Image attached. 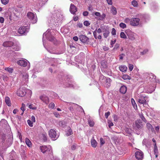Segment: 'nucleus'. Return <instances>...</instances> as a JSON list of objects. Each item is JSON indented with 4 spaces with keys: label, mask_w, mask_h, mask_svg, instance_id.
<instances>
[{
    "label": "nucleus",
    "mask_w": 160,
    "mask_h": 160,
    "mask_svg": "<svg viewBox=\"0 0 160 160\" xmlns=\"http://www.w3.org/2000/svg\"><path fill=\"white\" fill-rule=\"evenodd\" d=\"M27 93H29L30 96L32 94V92L31 90L26 89L24 88H21L18 90L17 94L19 96L22 97L25 96Z\"/></svg>",
    "instance_id": "1"
},
{
    "label": "nucleus",
    "mask_w": 160,
    "mask_h": 160,
    "mask_svg": "<svg viewBox=\"0 0 160 160\" xmlns=\"http://www.w3.org/2000/svg\"><path fill=\"white\" fill-rule=\"evenodd\" d=\"M27 16L32 23H35L37 22V18L35 14L31 12H29L27 14Z\"/></svg>",
    "instance_id": "2"
},
{
    "label": "nucleus",
    "mask_w": 160,
    "mask_h": 160,
    "mask_svg": "<svg viewBox=\"0 0 160 160\" xmlns=\"http://www.w3.org/2000/svg\"><path fill=\"white\" fill-rule=\"evenodd\" d=\"M40 149L41 151L43 153H52V151L51 147L50 146H42L40 147Z\"/></svg>",
    "instance_id": "3"
},
{
    "label": "nucleus",
    "mask_w": 160,
    "mask_h": 160,
    "mask_svg": "<svg viewBox=\"0 0 160 160\" xmlns=\"http://www.w3.org/2000/svg\"><path fill=\"white\" fill-rule=\"evenodd\" d=\"M49 137L53 140H56L59 136L57 134L56 132L53 129H51L48 131Z\"/></svg>",
    "instance_id": "4"
},
{
    "label": "nucleus",
    "mask_w": 160,
    "mask_h": 160,
    "mask_svg": "<svg viewBox=\"0 0 160 160\" xmlns=\"http://www.w3.org/2000/svg\"><path fill=\"white\" fill-rule=\"evenodd\" d=\"M147 98L142 95H140L139 98L137 99V101L140 104H146Z\"/></svg>",
    "instance_id": "5"
},
{
    "label": "nucleus",
    "mask_w": 160,
    "mask_h": 160,
    "mask_svg": "<svg viewBox=\"0 0 160 160\" xmlns=\"http://www.w3.org/2000/svg\"><path fill=\"white\" fill-rule=\"evenodd\" d=\"M140 19L138 18H132L130 20V24L132 26H138L139 23Z\"/></svg>",
    "instance_id": "6"
},
{
    "label": "nucleus",
    "mask_w": 160,
    "mask_h": 160,
    "mask_svg": "<svg viewBox=\"0 0 160 160\" xmlns=\"http://www.w3.org/2000/svg\"><path fill=\"white\" fill-rule=\"evenodd\" d=\"M54 20L56 19L57 21H59L62 20V17L60 12L58 11H56L55 13L53 14Z\"/></svg>",
    "instance_id": "7"
},
{
    "label": "nucleus",
    "mask_w": 160,
    "mask_h": 160,
    "mask_svg": "<svg viewBox=\"0 0 160 160\" xmlns=\"http://www.w3.org/2000/svg\"><path fill=\"white\" fill-rule=\"evenodd\" d=\"M135 156L137 159L138 160H141L143 158V154L141 151H137L135 153Z\"/></svg>",
    "instance_id": "8"
},
{
    "label": "nucleus",
    "mask_w": 160,
    "mask_h": 160,
    "mask_svg": "<svg viewBox=\"0 0 160 160\" xmlns=\"http://www.w3.org/2000/svg\"><path fill=\"white\" fill-rule=\"evenodd\" d=\"M127 34L129 39L133 41L135 39L136 34L130 30H129L127 32Z\"/></svg>",
    "instance_id": "9"
},
{
    "label": "nucleus",
    "mask_w": 160,
    "mask_h": 160,
    "mask_svg": "<svg viewBox=\"0 0 160 160\" xmlns=\"http://www.w3.org/2000/svg\"><path fill=\"white\" fill-rule=\"evenodd\" d=\"M28 63L29 64V62L26 59H22L18 61L17 63L18 65L23 67H26L27 64Z\"/></svg>",
    "instance_id": "10"
},
{
    "label": "nucleus",
    "mask_w": 160,
    "mask_h": 160,
    "mask_svg": "<svg viewBox=\"0 0 160 160\" xmlns=\"http://www.w3.org/2000/svg\"><path fill=\"white\" fill-rule=\"evenodd\" d=\"M28 27H21L19 28L18 32L20 34H22L26 32H28Z\"/></svg>",
    "instance_id": "11"
},
{
    "label": "nucleus",
    "mask_w": 160,
    "mask_h": 160,
    "mask_svg": "<svg viewBox=\"0 0 160 160\" xmlns=\"http://www.w3.org/2000/svg\"><path fill=\"white\" fill-rule=\"evenodd\" d=\"M40 98L46 104H47L49 102L48 97L45 95H43L40 97Z\"/></svg>",
    "instance_id": "12"
},
{
    "label": "nucleus",
    "mask_w": 160,
    "mask_h": 160,
    "mask_svg": "<svg viewBox=\"0 0 160 160\" xmlns=\"http://www.w3.org/2000/svg\"><path fill=\"white\" fill-rule=\"evenodd\" d=\"M77 11V8L73 4H71L70 7V11L73 14H74Z\"/></svg>",
    "instance_id": "13"
},
{
    "label": "nucleus",
    "mask_w": 160,
    "mask_h": 160,
    "mask_svg": "<svg viewBox=\"0 0 160 160\" xmlns=\"http://www.w3.org/2000/svg\"><path fill=\"white\" fill-rule=\"evenodd\" d=\"M142 122L140 120H137L135 122V127L138 128L140 129L142 127Z\"/></svg>",
    "instance_id": "14"
},
{
    "label": "nucleus",
    "mask_w": 160,
    "mask_h": 160,
    "mask_svg": "<svg viewBox=\"0 0 160 160\" xmlns=\"http://www.w3.org/2000/svg\"><path fill=\"white\" fill-rule=\"evenodd\" d=\"M91 146L93 148H95L97 146L98 143L93 137L92 138L91 140Z\"/></svg>",
    "instance_id": "15"
},
{
    "label": "nucleus",
    "mask_w": 160,
    "mask_h": 160,
    "mask_svg": "<svg viewBox=\"0 0 160 160\" xmlns=\"http://www.w3.org/2000/svg\"><path fill=\"white\" fill-rule=\"evenodd\" d=\"M80 39L82 42H85L87 41L88 38L84 35H81L80 37Z\"/></svg>",
    "instance_id": "16"
},
{
    "label": "nucleus",
    "mask_w": 160,
    "mask_h": 160,
    "mask_svg": "<svg viewBox=\"0 0 160 160\" xmlns=\"http://www.w3.org/2000/svg\"><path fill=\"white\" fill-rule=\"evenodd\" d=\"M110 11L113 15H115L117 13V10L116 8L113 6H112L111 8Z\"/></svg>",
    "instance_id": "17"
},
{
    "label": "nucleus",
    "mask_w": 160,
    "mask_h": 160,
    "mask_svg": "<svg viewBox=\"0 0 160 160\" xmlns=\"http://www.w3.org/2000/svg\"><path fill=\"white\" fill-rule=\"evenodd\" d=\"M13 44L12 42H4L3 45L4 47H9L12 46Z\"/></svg>",
    "instance_id": "18"
},
{
    "label": "nucleus",
    "mask_w": 160,
    "mask_h": 160,
    "mask_svg": "<svg viewBox=\"0 0 160 160\" xmlns=\"http://www.w3.org/2000/svg\"><path fill=\"white\" fill-rule=\"evenodd\" d=\"M102 32V30L101 29L98 28L97 30H96L93 32V35L94 38H97V33H100Z\"/></svg>",
    "instance_id": "19"
},
{
    "label": "nucleus",
    "mask_w": 160,
    "mask_h": 160,
    "mask_svg": "<svg viewBox=\"0 0 160 160\" xmlns=\"http://www.w3.org/2000/svg\"><path fill=\"white\" fill-rule=\"evenodd\" d=\"M111 82V79L108 78H106L105 80L106 87H109L111 85L110 82Z\"/></svg>",
    "instance_id": "20"
},
{
    "label": "nucleus",
    "mask_w": 160,
    "mask_h": 160,
    "mask_svg": "<svg viewBox=\"0 0 160 160\" xmlns=\"http://www.w3.org/2000/svg\"><path fill=\"white\" fill-rule=\"evenodd\" d=\"M127 91V88L125 86H123L121 87L120 89V92L122 93H125Z\"/></svg>",
    "instance_id": "21"
},
{
    "label": "nucleus",
    "mask_w": 160,
    "mask_h": 160,
    "mask_svg": "<svg viewBox=\"0 0 160 160\" xmlns=\"http://www.w3.org/2000/svg\"><path fill=\"white\" fill-rule=\"evenodd\" d=\"M119 68L120 71L122 72H125L127 69V67L125 65L120 66Z\"/></svg>",
    "instance_id": "22"
},
{
    "label": "nucleus",
    "mask_w": 160,
    "mask_h": 160,
    "mask_svg": "<svg viewBox=\"0 0 160 160\" xmlns=\"http://www.w3.org/2000/svg\"><path fill=\"white\" fill-rule=\"evenodd\" d=\"M103 36L105 38H107L109 35V32L108 30L105 29L104 31H103Z\"/></svg>",
    "instance_id": "23"
},
{
    "label": "nucleus",
    "mask_w": 160,
    "mask_h": 160,
    "mask_svg": "<svg viewBox=\"0 0 160 160\" xmlns=\"http://www.w3.org/2000/svg\"><path fill=\"white\" fill-rule=\"evenodd\" d=\"M5 102L7 105L8 106H11V103L10 102L9 98L8 97H6L5 98Z\"/></svg>",
    "instance_id": "24"
},
{
    "label": "nucleus",
    "mask_w": 160,
    "mask_h": 160,
    "mask_svg": "<svg viewBox=\"0 0 160 160\" xmlns=\"http://www.w3.org/2000/svg\"><path fill=\"white\" fill-rule=\"evenodd\" d=\"M72 130L70 127H68V130L66 132V135L67 136H68L71 135L72 134Z\"/></svg>",
    "instance_id": "25"
},
{
    "label": "nucleus",
    "mask_w": 160,
    "mask_h": 160,
    "mask_svg": "<svg viewBox=\"0 0 160 160\" xmlns=\"http://www.w3.org/2000/svg\"><path fill=\"white\" fill-rule=\"evenodd\" d=\"M25 142L27 146L29 147H30L32 146V143L30 140L27 138L25 139Z\"/></svg>",
    "instance_id": "26"
},
{
    "label": "nucleus",
    "mask_w": 160,
    "mask_h": 160,
    "mask_svg": "<svg viewBox=\"0 0 160 160\" xmlns=\"http://www.w3.org/2000/svg\"><path fill=\"white\" fill-rule=\"evenodd\" d=\"M42 138L44 141H46L47 140L48 136L47 133L45 132H43L42 134Z\"/></svg>",
    "instance_id": "27"
},
{
    "label": "nucleus",
    "mask_w": 160,
    "mask_h": 160,
    "mask_svg": "<svg viewBox=\"0 0 160 160\" xmlns=\"http://www.w3.org/2000/svg\"><path fill=\"white\" fill-rule=\"evenodd\" d=\"M147 128L149 130H151L152 131H153V128L152 125L149 123H147L146 124Z\"/></svg>",
    "instance_id": "28"
},
{
    "label": "nucleus",
    "mask_w": 160,
    "mask_h": 160,
    "mask_svg": "<svg viewBox=\"0 0 160 160\" xmlns=\"http://www.w3.org/2000/svg\"><path fill=\"white\" fill-rule=\"evenodd\" d=\"M106 16V14L105 13H103L102 15H100L98 19L100 20H103L105 18Z\"/></svg>",
    "instance_id": "29"
},
{
    "label": "nucleus",
    "mask_w": 160,
    "mask_h": 160,
    "mask_svg": "<svg viewBox=\"0 0 160 160\" xmlns=\"http://www.w3.org/2000/svg\"><path fill=\"white\" fill-rule=\"evenodd\" d=\"M28 108L32 110H36L37 108V107L33 104H31L29 105Z\"/></svg>",
    "instance_id": "30"
},
{
    "label": "nucleus",
    "mask_w": 160,
    "mask_h": 160,
    "mask_svg": "<svg viewBox=\"0 0 160 160\" xmlns=\"http://www.w3.org/2000/svg\"><path fill=\"white\" fill-rule=\"evenodd\" d=\"M131 102H132V103L133 106V108L135 109L137 108V104H136L134 100V99L133 98L131 99Z\"/></svg>",
    "instance_id": "31"
},
{
    "label": "nucleus",
    "mask_w": 160,
    "mask_h": 160,
    "mask_svg": "<svg viewBox=\"0 0 160 160\" xmlns=\"http://www.w3.org/2000/svg\"><path fill=\"white\" fill-rule=\"evenodd\" d=\"M88 123L90 127H93L94 125V122L90 119L88 120Z\"/></svg>",
    "instance_id": "32"
},
{
    "label": "nucleus",
    "mask_w": 160,
    "mask_h": 160,
    "mask_svg": "<svg viewBox=\"0 0 160 160\" xmlns=\"http://www.w3.org/2000/svg\"><path fill=\"white\" fill-rule=\"evenodd\" d=\"M120 36L121 38L126 39L127 38V36L125 35L124 32H121L120 33Z\"/></svg>",
    "instance_id": "33"
},
{
    "label": "nucleus",
    "mask_w": 160,
    "mask_h": 160,
    "mask_svg": "<svg viewBox=\"0 0 160 160\" xmlns=\"http://www.w3.org/2000/svg\"><path fill=\"white\" fill-rule=\"evenodd\" d=\"M5 69L9 73H12L13 71V69L11 68H6Z\"/></svg>",
    "instance_id": "34"
},
{
    "label": "nucleus",
    "mask_w": 160,
    "mask_h": 160,
    "mask_svg": "<svg viewBox=\"0 0 160 160\" xmlns=\"http://www.w3.org/2000/svg\"><path fill=\"white\" fill-rule=\"evenodd\" d=\"M132 4L134 7H137L138 6L137 2L135 0H133L132 2Z\"/></svg>",
    "instance_id": "35"
},
{
    "label": "nucleus",
    "mask_w": 160,
    "mask_h": 160,
    "mask_svg": "<svg viewBox=\"0 0 160 160\" xmlns=\"http://www.w3.org/2000/svg\"><path fill=\"white\" fill-rule=\"evenodd\" d=\"M154 152L155 154H158V148L156 145V143H154Z\"/></svg>",
    "instance_id": "36"
},
{
    "label": "nucleus",
    "mask_w": 160,
    "mask_h": 160,
    "mask_svg": "<svg viewBox=\"0 0 160 160\" xmlns=\"http://www.w3.org/2000/svg\"><path fill=\"white\" fill-rule=\"evenodd\" d=\"M119 26L120 28L124 29L126 27V25L123 23L121 22L119 24Z\"/></svg>",
    "instance_id": "37"
},
{
    "label": "nucleus",
    "mask_w": 160,
    "mask_h": 160,
    "mask_svg": "<svg viewBox=\"0 0 160 160\" xmlns=\"http://www.w3.org/2000/svg\"><path fill=\"white\" fill-rule=\"evenodd\" d=\"M2 3L3 5H6L9 2V0H1Z\"/></svg>",
    "instance_id": "38"
},
{
    "label": "nucleus",
    "mask_w": 160,
    "mask_h": 160,
    "mask_svg": "<svg viewBox=\"0 0 160 160\" xmlns=\"http://www.w3.org/2000/svg\"><path fill=\"white\" fill-rule=\"evenodd\" d=\"M122 78L124 79H130V77L127 75H123Z\"/></svg>",
    "instance_id": "39"
},
{
    "label": "nucleus",
    "mask_w": 160,
    "mask_h": 160,
    "mask_svg": "<svg viewBox=\"0 0 160 160\" xmlns=\"http://www.w3.org/2000/svg\"><path fill=\"white\" fill-rule=\"evenodd\" d=\"M55 107V104L51 102L50 103L48 107L50 109H53Z\"/></svg>",
    "instance_id": "40"
},
{
    "label": "nucleus",
    "mask_w": 160,
    "mask_h": 160,
    "mask_svg": "<svg viewBox=\"0 0 160 160\" xmlns=\"http://www.w3.org/2000/svg\"><path fill=\"white\" fill-rule=\"evenodd\" d=\"M27 122L29 126L30 127H32L33 126V122L30 120H27Z\"/></svg>",
    "instance_id": "41"
},
{
    "label": "nucleus",
    "mask_w": 160,
    "mask_h": 160,
    "mask_svg": "<svg viewBox=\"0 0 160 160\" xmlns=\"http://www.w3.org/2000/svg\"><path fill=\"white\" fill-rule=\"evenodd\" d=\"M12 48L14 50L19 51L20 49V47L19 46H13Z\"/></svg>",
    "instance_id": "42"
},
{
    "label": "nucleus",
    "mask_w": 160,
    "mask_h": 160,
    "mask_svg": "<svg viewBox=\"0 0 160 160\" xmlns=\"http://www.w3.org/2000/svg\"><path fill=\"white\" fill-rule=\"evenodd\" d=\"M25 105L24 104L22 103V107L21 108V110L22 111V112H24L25 110Z\"/></svg>",
    "instance_id": "43"
},
{
    "label": "nucleus",
    "mask_w": 160,
    "mask_h": 160,
    "mask_svg": "<svg viewBox=\"0 0 160 160\" xmlns=\"http://www.w3.org/2000/svg\"><path fill=\"white\" fill-rule=\"evenodd\" d=\"M84 25L86 26H88L90 25V23L88 21H85L83 22Z\"/></svg>",
    "instance_id": "44"
},
{
    "label": "nucleus",
    "mask_w": 160,
    "mask_h": 160,
    "mask_svg": "<svg viewBox=\"0 0 160 160\" xmlns=\"http://www.w3.org/2000/svg\"><path fill=\"white\" fill-rule=\"evenodd\" d=\"M23 77L24 79H28V76L27 73H25L23 75Z\"/></svg>",
    "instance_id": "45"
},
{
    "label": "nucleus",
    "mask_w": 160,
    "mask_h": 160,
    "mask_svg": "<svg viewBox=\"0 0 160 160\" xmlns=\"http://www.w3.org/2000/svg\"><path fill=\"white\" fill-rule=\"evenodd\" d=\"M100 143L101 145H102L105 142L102 138H101L100 139Z\"/></svg>",
    "instance_id": "46"
},
{
    "label": "nucleus",
    "mask_w": 160,
    "mask_h": 160,
    "mask_svg": "<svg viewBox=\"0 0 160 160\" xmlns=\"http://www.w3.org/2000/svg\"><path fill=\"white\" fill-rule=\"evenodd\" d=\"M110 112H106L105 114V118H107L110 115Z\"/></svg>",
    "instance_id": "47"
},
{
    "label": "nucleus",
    "mask_w": 160,
    "mask_h": 160,
    "mask_svg": "<svg viewBox=\"0 0 160 160\" xmlns=\"http://www.w3.org/2000/svg\"><path fill=\"white\" fill-rule=\"evenodd\" d=\"M108 126L110 128H111V126H112L113 125V123L110 121H108Z\"/></svg>",
    "instance_id": "48"
},
{
    "label": "nucleus",
    "mask_w": 160,
    "mask_h": 160,
    "mask_svg": "<svg viewBox=\"0 0 160 160\" xmlns=\"http://www.w3.org/2000/svg\"><path fill=\"white\" fill-rule=\"evenodd\" d=\"M111 33L112 35H115L116 34V31L114 28H113L112 29V30Z\"/></svg>",
    "instance_id": "49"
},
{
    "label": "nucleus",
    "mask_w": 160,
    "mask_h": 160,
    "mask_svg": "<svg viewBox=\"0 0 160 160\" xmlns=\"http://www.w3.org/2000/svg\"><path fill=\"white\" fill-rule=\"evenodd\" d=\"M129 69L130 71H131L133 68V66L132 65L129 64Z\"/></svg>",
    "instance_id": "50"
},
{
    "label": "nucleus",
    "mask_w": 160,
    "mask_h": 160,
    "mask_svg": "<svg viewBox=\"0 0 160 160\" xmlns=\"http://www.w3.org/2000/svg\"><path fill=\"white\" fill-rule=\"evenodd\" d=\"M55 116L57 118H59L60 117V115L57 112H54L53 113Z\"/></svg>",
    "instance_id": "51"
},
{
    "label": "nucleus",
    "mask_w": 160,
    "mask_h": 160,
    "mask_svg": "<svg viewBox=\"0 0 160 160\" xmlns=\"http://www.w3.org/2000/svg\"><path fill=\"white\" fill-rule=\"evenodd\" d=\"M130 19L128 18H126L124 19V22L126 23H128L129 22H130Z\"/></svg>",
    "instance_id": "52"
},
{
    "label": "nucleus",
    "mask_w": 160,
    "mask_h": 160,
    "mask_svg": "<svg viewBox=\"0 0 160 160\" xmlns=\"http://www.w3.org/2000/svg\"><path fill=\"white\" fill-rule=\"evenodd\" d=\"M125 56V55L124 54L122 53L119 56V59L120 60H122L123 59V57Z\"/></svg>",
    "instance_id": "53"
},
{
    "label": "nucleus",
    "mask_w": 160,
    "mask_h": 160,
    "mask_svg": "<svg viewBox=\"0 0 160 160\" xmlns=\"http://www.w3.org/2000/svg\"><path fill=\"white\" fill-rule=\"evenodd\" d=\"M31 121L33 122H35V118L34 116H32L31 118Z\"/></svg>",
    "instance_id": "54"
},
{
    "label": "nucleus",
    "mask_w": 160,
    "mask_h": 160,
    "mask_svg": "<svg viewBox=\"0 0 160 160\" xmlns=\"http://www.w3.org/2000/svg\"><path fill=\"white\" fill-rule=\"evenodd\" d=\"M139 115L140 118L142 119V120L144 121L145 120V119L144 118V116H143V115L141 113Z\"/></svg>",
    "instance_id": "55"
},
{
    "label": "nucleus",
    "mask_w": 160,
    "mask_h": 160,
    "mask_svg": "<svg viewBox=\"0 0 160 160\" xmlns=\"http://www.w3.org/2000/svg\"><path fill=\"white\" fill-rule=\"evenodd\" d=\"M108 4L109 5H111L112 4V0H106Z\"/></svg>",
    "instance_id": "56"
},
{
    "label": "nucleus",
    "mask_w": 160,
    "mask_h": 160,
    "mask_svg": "<svg viewBox=\"0 0 160 160\" xmlns=\"http://www.w3.org/2000/svg\"><path fill=\"white\" fill-rule=\"evenodd\" d=\"M148 52V49H145L141 53L142 54H144L147 53Z\"/></svg>",
    "instance_id": "57"
},
{
    "label": "nucleus",
    "mask_w": 160,
    "mask_h": 160,
    "mask_svg": "<svg viewBox=\"0 0 160 160\" xmlns=\"http://www.w3.org/2000/svg\"><path fill=\"white\" fill-rule=\"evenodd\" d=\"M88 14V12L87 11H85V12H83V15L85 16H87Z\"/></svg>",
    "instance_id": "58"
},
{
    "label": "nucleus",
    "mask_w": 160,
    "mask_h": 160,
    "mask_svg": "<svg viewBox=\"0 0 160 160\" xmlns=\"http://www.w3.org/2000/svg\"><path fill=\"white\" fill-rule=\"evenodd\" d=\"M4 18L2 17H0V22L2 23L4 21Z\"/></svg>",
    "instance_id": "59"
},
{
    "label": "nucleus",
    "mask_w": 160,
    "mask_h": 160,
    "mask_svg": "<svg viewBox=\"0 0 160 160\" xmlns=\"http://www.w3.org/2000/svg\"><path fill=\"white\" fill-rule=\"evenodd\" d=\"M113 117L114 118V120L115 121H116L117 120L118 118L117 116L114 115L113 116Z\"/></svg>",
    "instance_id": "60"
},
{
    "label": "nucleus",
    "mask_w": 160,
    "mask_h": 160,
    "mask_svg": "<svg viewBox=\"0 0 160 160\" xmlns=\"http://www.w3.org/2000/svg\"><path fill=\"white\" fill-rule=\"evenodd\" d=\"M64 122L63 121H60L58 122V124L60 126H63Z\"/></svg>",
    "instance_id": "61"
},
{
    "label": "nucleus",
    "mask_w": 160,
    "mask_h": 160,
    "mask_svg": "<svg viewBox=\"0 0 160 160\" xmlns=\"http://www.w3.org/2000/svg\"><path fill=\"white\" fill-rule=\"evenodd\" d=\"M48 0H41L42 2V5L44 4Z\"/></svg>",
    "instance_id": "62"
},
{
    "label": "nucleus",
    "mask_w": 160,
    "mask_h": 160,
    "mask_svg": "<svg viewBox=\"0 0 160 160\" xmlns=\"http://www.w3.org/2000/svg\"><path fill=\"white\" fill-rule=\"evenodd\" d=\"M95 14L97 16H98L99 17V16H100V13L99 12H96L95 13Z\"/></svg>",
    "instance_id": "63"
},
{
    "label": "nucleus",
    "mask_w": 160,
    "mask_h": 160,
    "mask_svg": "<svg viewBox=\"0 0 160 160\" xmlns=\"http://www.w3.org/2000/svg\"><path fill=\"white\" fill-rule=\"evenodd\" d=\"M119 47V45L118 44H116L114 48V49H117Z\"/></svg>",
    "instance_id": "64"
}]
</instances>
